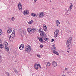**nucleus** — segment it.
<instances>
[{"label":"nucleus","mask_w":76,"mask_h":76,"mask_svg":"<svg viewBox=\"0 0 76 76\" xmlns=\"http://www.w3.org/2000/svg\"><path fill=\"white\" fill-rule=\"evenodd\" d=\"M25 50L26 52H27L28 54H29L32 50V48L29 45H27L25 46Z\"/></svg>","instance_id":"obj_1"},{"label":"nucleus","mask_w":76,"mask_h":76,"mask_svg":"<svg viewBox=\"0 0 76 76\" xmlns=\"http://www.w3.org/2000/svg\"><path fill=\"white\" fill-rule=\"evenodd\" d=\"M72 42V38H70L66 42V45L68 49H70V44Z\"/></svg>","instance_id":"obj_2"},{"label":"nucleus","mask_w":76,"mask_h":76,"mask_svg":"<svg viewBox=\"0 0 76 76\" xmlns=\"http://www.w3.org/2000/svg\"><path fill=\"white\" fill-rule=\"evenodd\" d=\"M44 13L43 12H41L40 13H38L37 14V16L39 19L42 18L43 16H44Z\"/></svg>","instance_id":"obj_3"},{"label":"nucleus","mask_w":76,"mask_h":76,"mask_svg":"<svg viewBox=\"0 0 76 76\" xmlns=\"http://www.w3.org/2000/svg\"><path fill=\"white\" fill-rule=\"evenodd\" d=\"M59 32L60 30H59L58 29L55 31L54 34V37L55 38H56V37H57L58 36V33H59Z\"/></svg>","instance_id":"obj_4"},{"label":"nucleus","mask_w":76,"mask_h":76,"mask_svg":"<svg viewBox=\"0 0 76 76\" xmlns=\"http://www.w3.org/2000/svg\"><path fill=\"white\" fill-rule=\"evenodd\" d=\"M15 36V31H13L12 33L10 35V40L11 41V39H12V38H14Z\"/></svg>","instance_id":"obj_5"},{"label":"nucleus","mask_w":76,"mask_h":76,"mask_svg":"<svg viewBox=\"0 0 76 76\" xmlns=\"http://www.w3.org/2000/svg\"><path fill=\"white\" fill-rule=\"evenodd\" d=\"M3 44V47H4V48H6V47H7V46H9L8 43L6 42H4Z\"/></svg>","instance_id":"obj_6"},{"label":"nucleus","mask_w":76,"mask_h":76,"mask_svg":"<svg viewBox=\"0 0 76 76\" xmlns=\"http://www.w3.org/2000/svg\"><path fill=\"white\" fill-rule=\"evenodd\" d=\"M52 48H53V53H54V54H56V53L57 52V51H56V46H55V45H53L52 47Z\"/></svg>","instance_id":"obj_7"},{"label":"nucleus","mask_w":76,"mask_h":76,"mask_svg":"<svg viewBox=\"0 0 76 76\" xmlns=\"http://www.w3.org/2000/svg\"><path fill=\"white\" fill-rule=\"evenodd\" d=\"M56 24L57 25L58 27H60V21L58 20H56Z\"/></svg>","instance_id":"obj_8"},{"label":"nucleus","mask_w":76,"mask_h":76,"mask_svg":"<svg viewBox=\"0 0 76 76\" xmlns=\"http://www.w3.org/2000/svg\"><path fill=\"white\" fill-rule=\"evenodd\" d=\"M18 9L20 10H21L22 9V6L20 2H19L18 4Z\"/></svg>","instance_id":"obj_9"},{"label":"nucleus","mask_w":76,"mask_h":76,"mask_svg":"<svg viewBox=\"0 0 76 76\" xmlns=\"http://www.w3.org/2000/svg\"><path fill=\"white\" fill-rule=\"evenodd\" d=\"M23 13V14L25 15H28L29 14V11L27 10H24Z\"/></svg>","instance_id":"obj_10"},{"label":"nucleus","mask_w":76,"mask_h":76,"mask_svg":"<svg viewBox=\"0 0 76 76\" xmlns=\"http://www.w3.org/2000/svg\"><path fill=\"white\" fill-rule=\"evenodd\" d=\"M52 64L53 67H56L57 66V63L55 61H53L52 63Z\"/></svg>","instance_id":"obj_11"},{"label":"nucleus","mask_w":76,"mask_h":76,"mask_svg":"<svg viewBox=\"0 0 76 76\" xmlns=\"http://www.w3.org/2000/svg\"><path fill=\"white\" fill-rule=\"evenodd\" d=\"M24 48V45L23 44H21L20 45L19 47V49L20 50H22Z\"/></svg>","instance_id":"obj_12"},{"label":"nucleus","mask_w":76,"mask_h":76,"mask_svg":"<svg viewBox=\"0 0 76 76\" xmlns=\"http://www.w3.org/2000/svg\"><path fill=\"white\" fill-rule=\"evenodd\" d=\"M40 34L41 36L42 37V38H45V36H44V33L43 31H42V32H40Z\"/></svg>","instance_id":"obj_13"},{"label":"nucleus","mask_w":76,"mask_h":76,"mask_svg":"<svg viewBox=\"0 0 76 76\" xmlns=\"http://www.w3.org/2000/svg\"><path fill=\"white\" fill-rule=\"evenodd\" d=\"M12 28H9L7 30V32L8 33V34H10L12 32Z\"/></svg>","instance_id":"obj_14"},{"label":"nucleus","mask_w":76,"mask_h":76,"mask_svg":"<svg viewBox=\"0 0 76 76\" xmlns=\"http://www.w3.org/2000/svg\"><path fill=\"white\" fill-rule=\"evenodd\" d=\"M31 15L32 16L34 17V18H37V15L33 13H31Z\"/></svg>","instance_id":"obj_15"},{"label":"nucleus","mask_w":76,"mask_h":76,"mask_svg":"<svg viewBox=\"0 0 76 76\" xmlns=\"http://www.w3.org/2000/svg\"><path fill=\"white\" fill-rule=\"evenodd\" d=\"M35 31V29L32 28V30L29 33V34H32L34 33V32Z\"/></svg>","instance_id":"obj_16"},{"label":"nucleus","mask_w":76,"mask_h":76,"mask_svg":"<svg viewBox=\"0 0 76 76\" xmlns=\"http://www.w3.org/2000/svg\"><path fill=\"white\" fill-rule=\"evenodd\" d=\"M34 67L36 70L38 69V66L37 64H35L34 66Z\"/></svg>","instance_id":"obj_17"},{"label":"nucleus","mask_w":76,"mask_h":76,"mask_svg":"<svg viewBox=\"0 0 76 76\" xmlns=\"http://www.w3.org/2000/svg\"><path fill=\"white\" fill-rule=\"evenodd\" d=\"M70 5L69 7V9L70 10H72V8L73 7V4L72 3H70Z\"/></svg>","instance_id":"obj_18"},{"label":"nucleus","mask_w":76,"mask_h":76,"mask_svg":"<svg viewBox=\"0 0 76 76\" xmlns=\"http://www.w3.org/2000/svg\"><path fill=\"white\" fill-rule=\"evenodd\" d=\"M32 29V28H27V31H28V32H29H29H30V31H31V30Z\"/></svg>","instance_id":"obj_19"},{"label":"nucleus","mask_w":76,"mask_h":76,"mask_svg":"<svg viewBox=\"0 0 76 76\" xmlns=\"http://www.w3.org/2000/svg\"><path fill=\"white\" fill-rule=\"evenodd\" d=\"M22 32H23V34L24 35H26V31H24V30H23Z\"/></svg>","instance_id":"obj_20"},{"label":"nucleus","mask_w":76,"mask_h":76,"mask_svg":"<svg viewBox=\"0 0 76 76\" xmlns=\"http://www.w3.org/2000/svg\"><path fill=\"white\" fill-rule=\"evenodd\" d=\"M39 41H40V42H42L44 40H43V39H42V38L41 37L39 39Z\"/></svg>","instance_id":"obj_21"},{"label":"nucleus","mask_w":76,"mask_h":76,"mask_svg":"<svg viewBox=\"0 0 76 76\" xmlns=\"http://www.w3.org/2000/svg\"><path fill=\"white\" fill-rule=\"evenodd\" d=\"M5 49H6V50L7 51H9V48L8 46H7V47H6L5 48Z\"/></svg>","instance_id":"obj_22"},{"label":"nucleus","mask_w":76,"mask_h":76,"mask_svg":"<svg viewBox=\"0 0 76 76\" xmlns=\"http://www.w3.org/2000/svg\"><path fill=\"white\" fill-rule=\"evenodd\" d=\"M3 44H0V48H1V49L3 48Z\"/></svg>","instance_id":"obj_23"},{"label":"nucleus","mask_w":76,"mask_h":76,"mask_svg":"<svg viewBox=\"0 0 76 76\" xmlns=\"http://www.w3.org/2000/svg\"><path fill=\"white\" fill-rule=\"evenodd\" d=\"M32 23H33V20H31L30 21L28 22V24H32Z\"/></svg>","instance_id":"obj_24"},{"label":"nucleus","mask_w":76,"mask_h":76,"mask_svg":"<svg viewBox=\"0 0 76 76\" xmlns=\"http://www.w3.org/2000/svg\"><path fill=\"white\" fill-rule=\"evenodd\" d=\"M67 69H68L67 68H65L64 71V72H66L67 71Z\"/></svg>","instance_id":"obj_25"},{"label":"nucleus","mask_w":76,"mask_h":76,"mask_svg":"<svg viewBox=\"0 0 76 76\" xmlns=\"http://www.w3.org/2000/svg\"><path fill=\"white\" fill-rule=\"evenodd\" d=\"M45 38H45H44V40H45V41H47L48 39V38Z\"/></svg>","instance_id":"obj_26"},{"label":"nucleus","mask_w":76,"mask_h":76,"mask_svg":"<svg viewBox=\"0 0 76 76\" xmlns=\"http://www.w3.org/2000/svg\"><path fill=\"white\" fill-rule=\"evenodd\" d=\"M47 64L48 66H50V65H51V63L50 62H48Z\"/></svg>","instance_id":"obj_27"},{"label":"nucleus","mask_w":76,"mask_h":76,"mask_svg":"<svg viewBox=\"0 0 76 76\" xmlns=\"http://www.w3.org/2000/svg\"><path fill=\"white\" fill-rule=\"evenodd\" d=\"M11 20H12V21H15V18H14V17L12 18H11Z\"/></svg>","instance_id":"obj_28"},{"label":"nucleus","mask_w":76,"mask_h":76,"mask_svg":"<svg viewBox=\"0 0 76 76\" xmlns=\"http://www.w3.org/2000/svg\"><path fill=\"white\" fill-rule=\"evenodd\" d=\"M1 60H2V58L1 57V55L0 54V63L1 62Z\"/></svg>","instance_id":"obj_29"},{"label":"nucleus","mask_w":76,"mask_h":76,"mask_svg":"<svg viewBox=\"0 0 76 76\" xmlns=\"http://www.w3.org/2000/svg\"><path fill=\"white\" fill-rule=\"evenodd\" d=\"M14 71L15 72V73H18V72L16 69H14Z\"/></svg>","instance_id":"obj_30"},{"label":"nucleus","mask_w":76,"mask_h":76,"mask_svg":"<svg viewBox=\"0 0 76 76\" xmlns=\"http://www.w3.org/2000/svg\"><path fill=\"white\" fill-rule=\"evenodd\" d=\"M70 26V23H69V22H68V26L69 27Z\"/></svg>","instance_id":"obj_31"},{"label":"nucleus","mask_w":76,"mask_h":76,"mask_svg":"<svg viewBox=\"0 0 76 76\" xmlns=\"http://www.w3.org/2000/svg\"><path fill=\"white\" fill-rule=\"evenodd\" d=\"M39 31L40 33V32H42V31H41V28H39Z\"/></svg>","instance_id":"obj_32"},{"label":"nucleus","mask_w":76,"mask_h":76,"mask_svg":"<svg viewBox=\"0 0 76 76\" xmlns=\"http://www.w3.org/2000/svg\"><path fill=\"white\" fill-rule=\"evenodd\" d=\"M40 48H43V45H41L40 46Z\"/></svg>","instance_id":"obj_33"},{"label":"nucleus","mask_w":76,"mask_h":76,"mask_svg":"<svg viewBox=\"0 0 76 76\" xmlns=\"http://www.w3.org/2000/svg\"><path fill=\"white\" fill-rule=\"evenodd\" d=\"M37 65H38V66L40 68H41V65H40V64H37Z\"/></svg>","instance_id":"obj_34"},{"label":"nucleus","mask_w":76,"mask_h":76,"mask_svg":"<svg viewBox=\"0 0 76 76\" xmlns=\"http://www.w3.org/2000/svg\"><path fill=\"white\" fill-rule=\"evenodd\" d=\"M55 54H56V55H58L59 53L57 52H56L55 53Z\"/></svg>","instance_id":"obj_35"},{"label":"nucleus","mask_w":76,"mask_h":76,"mask_svg":"<svg viewBox=\"0 0 76 76\" xmlns=\"http://www.w3.org/2000/svg\"><path fill=\"white\" fill-rule=\"evenodd\" d=\"M43 29L45 31H47V28H43Z\"/></svg>","instance_id":"obj_36"},{"label":"nucleus","mask_w":76,"mask_h":76,"mask_svg":"<svg viewBox=\"0 0 76 76\" xmlns=\"http://www.w3.org/2000/svg\"><path fill=\"white\" fill-rule=\"evenodd\" d=\"M37 56L38 57H39V58H40V57H41V56H40L39 55H37Z\"/></svg>","instance_id":"obj_37"},{"label":"nucleus","mask_w":76,"mask_h":76,"mask_svg":"<svg viewBox=\"0 0 76 76\" xmlns=\"http://www.w3.org/2000/svg\"><path fill=\"white\" fill-rule=\"evenodd\" d=\"M66 72L67 74H69V71H67Z\"/></svg>","instance_id":"obj_38"},{"label":"nucleus","mask_w":76,"mask_h":76,"mask_svg":"<svg viewBox=\"0 0 76 76\" xmlns=\"http://www.w3.org/2000/svg\"><path fill=\"white\" fill-rule=\"evenodd\" d=\"M7 74L8 75V76H9L10 75L9 73L8 72H7Z\"/></svg>","instance_id":"obj_39"},{"label":"nucleus","mask_w":76,"mask_h":76,"mask_svg":"<svg viewBox=\"0 0 76 76\" xmlns=\"http://www.w3.org/2000/svg\"><path fill=\"white\" fill-rule=\"evenodd\" d=\"M43 27L46 26V25H45L44 24H43Z\"/></svg>","instance_id":"obj_40"},{"label":"nucleus","mask_w":76,"mask_h":76,"mask_svg":"<svg viewBox=\"0 0 76 76\" xmlns=\"http://www.w3.org/2000/svg\"><path fill=\"white\" fill-rule=\"evenodd\" d=\"M69 14H68V13H67L66 15V16H68V15H69Z\"/></svg>","instance_id":"obj_41"},{"label":"nucleus","mask_w":76,"mask_h":76,"mask_svg":"<svg viewBox=\"0 0 76 76\" xmlns=\"http://www.w3.org/2000/svg\"><path fill=\"white\" fill-rule=\"evenodd\" d=\"M1 29H0V31H1ZM2 33H1V31H0V35H1V34H2Z\"/></svg>","instance_id":"obj_42"},{"label":"nucleus","mask_w":76,"mask_h":76,"mask_svg":"<svg viewBox=\"0 0 76 76\" xmlns=\"http://www.w3.org/2000/svg\"><path fill=\"white\" fill-rule=\"evenodd\" d=\"M2 42V40L0 39V43H1Z\"/></svg>","instance_id":"obj_43"},{"label":"nucleus","mask_w":76,"mask_h":76,"mask_svg":"<svg viewBox=\"0 0 76 76\" xmlns=\"http://www.w3.org/2000/svg\"><path fill=\"white\" fill-rule=\"evenodd\" d=\"M53 41H54V39H52V40H51V42H53Z\"/></svg>","instance_id":"obj_44"},{"label":"nucleus","mask_w":76,"mask_h":76,"mask_svg":"<svg viewBox=\"0 0 76 76\" xmlns=\"http://www.w3.org/2000/svg\"><path fill=\"white\" fill-rule=\"evenodd\" d=\"M45 28H47V26H45V27H43V29Z\"/></svg>","instance_id":"obj_45"},{"label":"nucleus","mask_w":76,"mask_h":76,"mask_svg":"<svg viewBox=\"0 0 76 76\" xmlns=\"http://www.w3.org/2000/svg\"><path fill=\"white\" fill-rule=\"evenodd\" d=\"M37 1V0H34V1H35V2H36V1Z\"/></svg>","instance_id":"obj_46"},{"label":"nucleus","mask_w":76,"mask_h":76,"mask_svg":"<svg viewBox=\"0 0 76 76\" xmlns=\"http://www.w3.org/2000/svg\"><path fill=\"white\" fill-rule=\"evenodd\" d=\"M68 11H69V9L68 10L67 12H68Z\"/></svg>","instance_id":"obj_47"},{"label":"nucleus","mask_w":76,"mask_h":76,"mask_svg":"<svg viewBox=\"0 0 76 76\" xmlns=\"http://www.w3.org/2000/svg\"><path fill=\"white\" fill-rule=\"evenodd\" d=\"M67 52L68 53H69V51H67Z\"/></svg>","instance_id":"obj_48"},{"label":"nucleus","mask_w":76,"mask_h":76,"mask_svg":"<svg viewBox=\"0 0 76 76\" xmlns=\"http://www.w3.org/2000/svg\"><path fill=\"white\" fill-rule=\"evenodd\" d=\"M67 32H69V31H67Z\"/></svg>","instance_id":"obj_49"},{"label":"nucleus","mask_w":76,"mask_h":76,"mask_svg":"<svg viewBox=\"0 0 76 76\" xmlns=\"http://www.w3.org/2000/svg\"><path fill=\"white\" fill-rule=\"evenodd\" d=\"M46 0V1H47V0Z\"/></svg>","instance_id":"obj_50"}]
</instances>
